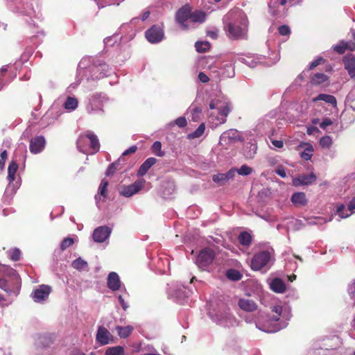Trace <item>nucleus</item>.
<instances>
[{
	"label": "nucleus",
	"mask_w": 355,
	"mask_h": 355,
	"mask_svg": "<svg viewBox=\"0 0 355 355\" xmlns=\"http://www.w3.org/2000/svg\"><path fill=\"white\" fill-rule=\"evenodd\" d=\"M223 21L229 37L234 40L246 38L248 21L240 12L230 10L223 17Z\"/></svg>",
	"instance_id": "f257e3e1"
},
{
	"label": "nucleus",
	"mask_w": 355,
	"mask_h": 355,
	"mask_svg": "<svg viewBox=\"0 0 355 355\" xmlns=\"http://www.w3.org/2000/svg\"><path fill=\"white\" fill-rule=\"evenodd\" d=\"M3 277H0V288L8 295H17L20 288V277L12 268H2Z\"/></svg>",
	"instance_id": "f03ea898"
},
{
	"label": "nucleus",
	"mask_w": 355,
	"mask_h": 355,
	"mask_svg": "<svg viewBox=\"0 0 355 355\" xmlns=\"http://www.w3.org/2000/svg\"><path fill=\"white\" fill-rule=\"evenodd\" d=\"M271 313L268 316V322L261 324L260 323L257 324V327L263 331L267 333L277 332L282 328L279 324H270V322H277L280 320L281 317L284 318L283 308L280 305H275L271 306Z\"/></svg>",
	"instance_id": "7ed1b4c3"
},
{
	"label": "nucleus",
	"mask_w": 355,
	"mask_h": 355,
	"mask_svg": "<svg viewBox=\"0 0 355 355\" xmlns=\"http://www.w3.org/2000/svg\"><path fill=\"white\" fill-rule=\"evenodd\" d=\"M215 255V252L213 249L205 248L199 252L196 259V264L200 269L206 270L212 263Z\"/></svg>",
	"instance_id": "20e7f679"
},
{
	"label": "nucleus",
	"mask_w": 355,
	"mask_h": 355,
	"mask_svg": "<svg viewBox=\"0 0 355 355\" xmlns=\"http://www.w3.org/2000/svg\"><path fill=\"white\" fill-rule=\"evenodd\" d=\"M146 40L152 44L161 42L164 37L163 26L159 25H153L145 32Z\"/></svg>",
	"instance_id": "39448f33"
},
{
	"label": "nucleus",
	"mask_w": 355,
	"mask_h": 355,
	"mask_svg": "<svg viewBox=\"0 0 355 355\" xmlns=\"http://www.w3.org/2000/svg\"><path fill=\"white\" fill-rule=\"evenodd\" d=\"M270 259V254L268 251H262L254 255L251 261V268L259 270L266 266Z\"/></svg>",
	"instance_id": "423d86ee"
},
{
	"label": "nucleus",
	"mask_w": 355,
	"mask_h": 355,
	"mask_svg": "<svg viewBox=\"0 0 355 355\" xmlns=\"http://www.w3.org/2000/svg\"><path fill=\"white\" fill-rule=\"evenodd\" d=\"M145 182L146 181L142 179L138 181H135L132 184L123 186L121 188L119 193L123 196L130 197L141 190V189L144 187Z\"/></svg>",
	"instance_id": "0eeeda50"
},
{
	"label": "nucleus",
	"mask_w": 355,
	"mask_h": 355,
	"mask_svg": "<svg viewBox=\"0 0 355 355\" xmlns=\"http://www.w3.org/2000/svg\"><path fill=\"white\" fill-rule=\"evenodd\" d=\"M51 291V288L47 285H41L35 290L31 296L35 302H41L46 300Z\"/></svg>",
	"instance_id": "6e6552de"
},
{
	"label": "nucleus",
	"mask_w": 355,
	"mask_h": 355,
	"mask_svg": "<svg viewBox=\"0 0 355 355\" xmlns=\"http://www.w3.org/2000/svg\"><path fill=\"white\" fill-rule=\"evenodd\" d=\"M110 233L111 229L109 227H98L93 232L94 241L97 243H103L110 236Z\"/></svg>",
	"instance_id": "1a4fd4ad"
},
{
	"label": "nucleus",
	"mask_w": 355,
	"mask_h": 355,
	"mask_svg": "<svg viewBox=\"0 0 355 355\" xmlns=\"http://www.w3.org/2000/svg\"><path fill=\"white\" fill-rule=\"evenodd\" d=\"M45 144L46 141L43 136H37L30 141V151L33 154H37L44 148Z\"/></svg>",
	"instance_id": "9d476101"
},
{
	"label": "nucleus",
	"mask_w": 355,
	"mask_h": 355,
	"mask_svg": "<svg viewBox=\"0 0 355 355\" xmlns=\"http://www.w3.org/2000/svg\"><path fill=\"white\" fill-rule=\"evenodd\" d=\"M315 180L316 176L313 173H311L309 174H302L294 178L293 184L295 187L308 185L314 182Z\"/></svg>",
	"instance_id": "9b49d317"
},
{
	"label": "nucleus",
	"mask_w": 355,
	"mask_h": 355,
	"mask_svg": "<svg viewBox=\"0 0 355 355\" xmlns=\"http://www.w3.org/2000/svg\"><path fill=\"white\" fill-rule=\"evenodd\" d=\"M112 338L110 332L104 327H99L96 334V341L101 345L109 343L110 340Z\"/></svg>",
	"instance_id": "f8f14e48"
},
{
	"label": "nucleus",
	"mask_w": 355,
	"mask_h": 355,
	"mask_svg": "<svg viewBox=\"0 0 355 355\" xmlns=\"http://www.w3.org/2000/svg\"><path fill=\"white\" fill-rule=\"evenodd\" d=\"M343 62L345 69L347 71L350 77H355V56L352 54H348L343 57Z\"/></svg>",
	"instance_id": "ddd939ff"
},
{
	"label": "nucleus",
	"mask_w": 355,
	"mask_h": 355,
	"mask_svg": "<svg viewBox=\"0 0 355 355\" xmlns=\"http://www.w3.org/2000/svg\"><path fill=\"white\" fill-rule=\"evenodd\" d=\"M235 173L236 168H232L225 173H218L214 175L212 177V180L214 182L223 185L230 179H232L235 175Z\"/></svg>",
	"instance_id": "4468645a"
},
{
	"label": "nucleus",
	"mask_w": 355,
	"mask_h": 355,
	"mask_svg": "<svg viewBox=\"0 0 355 355\" xmlns=\"http://www.w3.org/2000/svg\"><path fill=\"white\" fill-rule=\"evenodd\" d=\"M238 305L241 310L245 312H253L258 308V305L254 300L247 298L239 299Z\"/></svg>",
	"instance_id": "2eb2a0df"
},
{
	"label": "nucleus",
	"mask_w": 355,
	"mask_h": 355,
	"mask_svg": "<svg viewBox=\"0 0 355 355\" xmlns=\"http://www.w3.org/2000/svg\"><path fill=\"white\" fill-rule=\"evenodd\" d=\"M107 287L113 291H118L121 287V281L118 274L115 272H111L108 275L107 282Z\"/></svg>",
	"instance_id": "dca6fc26"
},
{
	"label": "nucleus",
	"mask_w": 355,
	"mask_h": 355,
	"mask_svg": "<svg viewBox=\"0 0 355 355\" xmlns=\"http://www.w3.org/2000/svg\"><path fill=\"white\" fill-rule=\"evenodd\" d=\"M176 20L182 26L187 27L184 23L190 18V8L188 6H184L179 9L176 13Z\"/></svg>",
	"instance_id": "f3484780"
},
{
	"label": "nucleus",
	"mask_w": 355,
	"mask_h": 355,
	"mask_svg": "<svg viewBox=\"0 0 355 355\" xmlns=\"http://www.w3.org/2000/svg\"><path fill=\"white\" fill-rule=\"evenodd\" d=\"M89 133L85 135H81L77 140V147L78 150L85 154L89 153Z\"/></svg>",
	"instance_id": "a211bd4d"
},
{
	"label": "nucleus",
	"mask_w": 355,
	"mask_h": 355,
	"mask_svg": "<svg viewBox=\"0 0 355 355\" xmlns=\"http://www.w3.org/2000/svg\"><path fill=\"white\" fill-rule=\"evenodd\" d=\"M157 159L155 157H149L139 166L137 175L142 177L146 174L148 171L157 162Z\"/></svg>",
	"instance_id": "6ab92c4d"
},
{
	"label": "nucleus",
	"mask_w": 355,
	"mask_h": 355,
	"mask_svg": "<svg viewBox=\"0 0 355 355\" xmlns=\"http://www.w3.org/2000/svg\"><path fill=\"white\" fill-rule=\"evenodd\" d=\"M218 110L221 117L217 118V121L219 124L225 123L227 121L226 118L231 111L230 104L229 103H225V105L220 107Z\"/></svg>",
	"instance_id": "aec40b11"
},
{
	"label": "nucleus",
	"mask_w": 355,
	"mask_h": 355,
	"mask_svg": "<svg viewBox=\"0 0 355 355\" xmlns=\"http://www.w3.org/2000/svg\"><path fill=\"white\" fill-rule=\"evenodd\" d=\"M318 101H323L334 107L337 105L336 98L331 94H320L315 98H313V102H317Z\"/></svg>",
	"instance_id": "412c9836"
},
{
	"label": "nucleus",
	"mask_w": 355,
	"mask_h": 355,
	"mask_svg": "<svg viewBox=\"0 0 355 355\" xmlns=\"http://www.w3.org/2000/svg\"><path fill=\"white\" fill-rule=\"evenodd\" d=\"M270 288L275 293H282L286 291V286L281 279L275 278L270 284Z\"/></svg>",
	"instance_id": "4be33fe9"
},
{
	"label": "nucleus",
	"mask_w": 355,
	"mask_h": 355,
	"mask_svg": "<svg viewBox=\"0 0 355 355\" xmlns=\"http://www.w3.org/2000/svg\"><path fill=\"white\" fill-rule=\"evenodd\" d=\"M292 202L297 206H304L307 204L306 195L302 192H297L293 194L291 197Z\"/></svg>",
	"instance_id": "5701e85b"
},
{
	"label": "nucleus",
	"mask_w": 355,
	"mask_h": 355,
	"mask_svg": "<svg viewBox=\"0 0 355 355\" xmlns=\"http://www.w3.org/2000/svg\"><path fill=\"white\" fill-rule=\"evenodd\" d=\"M115 329L118 336L121 338H128L132 334L134 329L133 327L130 325L125 327L116 326Z\"/></svg>",
	"instance_id": "b1692460"
},
{
	"label": "nucleus",
	"mask_w": 355,
	"mask_h": 355,
	"mask_svg": "<svg viewBox=\"0 0 355 355\" xmlns=\"http://www.w3.org/2000/svg\"><path fill=\"white\" fill-rule=\"evenodd\" d=\"M103 97L101 94H96L92 96L90 105L92 110H94V107H98V110L101 112H103L102 109Z\"/></svg>",
	"instance_id": "393cba45"
},
{
	"label": "nucleus",
	"mask_w": 355,
	"mask_h": 355,
	"mask_svg": "<svg viewBox=\"0 0 355 355\" xmlns=\"http://www.w3.org/2000/svg\"><path fill=\"white\" fill-rule=\"evenodd\" d=\"M89 150H92L94 153L97 152L100 149V143L99 141L94 134L92 132H89ZM90 152L89 151V153Z\"/></svg>",
	"instance_id": "a878e982"
},
{
	"label": "nucleus",
	"mask_w": 355,
	"mask_h": 355,
	"mask_svg": "<svg viewBox=\"0 0 355 355\" xmlns=\"http://www.w3.org/2000/svg\"><path fill=\"white\" fill-rule=\"evenodd\" d=\"M18 170V164L12 161L8 168V180L9 182H12L15 180V174Z\"/></svg>",
	"instance_id": "bb28decb"
},
{
	"label": "nucleus",
	"mask_w": 355,
	"mask_h": 355,
	"mask_svg": "<svg viewBox=\"0 0 355 355\" xmlns=\"http://www.w3.org/2000/svg\"><path fill=\"white\" fill-rule=\"evenodd\" d=\"M108 184V181L106 179H103L98 187V194L99 195V199L103 197V201H105V199L107 198Z\"/></svg>",
	"instance_id": "cd10ccee"
},
{
	"label": "nucleus",
	"mask_w": 355,
	"mask_h": 355,
	"mask_svg": "<svg viewBox=\"0 0 355 355\" xmlns=\"http://www.w3.org/2000/svg\"><path fill=\"white\" fill-rule=\"evenodd\" d=\"M239 242L244 246H249L252 243V236L247 232H242L238 236Z\"/></svg>",
	"instance_id": "c85d7f7f"
},
{
	"label": "nucleus",
	"mask_w": 355,
	"mask_h": 355,
	"mask_svg": "<svg viewBox=\"0 0 355 355\" xmlns=\"http://www.w3.org/2000/svg\"><path fill=\"white\" fill-rule=\"evenodd\" d=\"M333 49L338 54L344 53L347 49H349L351 51L355 50L354 46H348L347 43L344 41H340L338 44L334 46Z\"/></svg>",
	"instance_id": "c756f323"
},
{
	"label": "nucleus",
	"mask_w": 355,
	"mask_h": 355,
	"mask_svg": "<svg viewBox=\"0 0 355 355\" xmlns=\"http://www.w3.org/2000/svg\"><path fill=\"white\" fill-rule=\"evenodd\" d=\"M190 19L193 22L202 23L205 21L206 15L202 11L196 10L193 12H190Z\"/></svg>",
	"instance_id": "7c9ffc66"
},
{
	"label": "nucleus",
	"mask_w": 355,
	"mask_h": 355,
	"mask_svg": "<svg viewBox=\"0 0 355 355\" xmlns=\"http://www.w3.org/2000/svg\"><path fill=\"white\" fill-rule=\"evenodd\" d=\"M205 130V124L204 123H202L200 124V125L198 127V128L193 132L189 133L187 135V138L189 139H194L196 138H199L201 137Z\"/></svg>",
	"instance_id": "2f4dec72"
},
{
	"label": "nucleus",
	"mask_w": 355,
	"mask_h": 355,
	"mask_svg": "<svg viewBox=\"0 0 355 355\" xmlns=\"http://www.w3.org/2000/svg\"><path fill=\"white\" fill-rule=\"evenodd\" d=\"M78 103V100L76 98L69 96L64 102V108L69 110H73L77 107Z\"/></svg>",
	"instance_id": "473e14b6"
},
{
	"label": "nucleus",
	"mask_w": 355,
	"mask_h": 355,
	"mask_svg": "<svg viewBox=\"0 0 355 355\" xmlns=\"http://www.w3.org/2000/svg\"><path fill=\"white\" fill-rule=\"evenodd\" d=\"M105 355H124V349L121 346L108 347L105 351Z\"/></svg>",
	"instance_id": "72a5a7b5"
},
{
	"label": "nucleus",
	"mask_w": 355,
	"mask_h": 355,
	"mask_svg": "<svg viewBox=\"0 0 355 355\" xmlns=\"http://www.w3.org/2000/svg\"><path fill=\"white\" fill-rule=\"evenodd\" d=\"M87 262L80 257L75 259L71 263L72 267L78 270H82L85 269L87 267Z\"/></svg>",
	"instance_id": "f704fd0d"
},
{
	"label": "nucleus",
	"mask_w": 355,
	"mask_h": 355,
	"mask_svg": "<svg viewBox=\"0 0 355 355\" xmlns=\"http://www.w3.org/2000/svg\"><path fill=\"white\" fill-rule=\"evenodd\" d=\"M328 79L327 76L322 73H315L311 78V83L314 85H320L324 83Z\"/></svg>",
	"instance_id": "c9c22d12"
},
{
	"label": "nucleus",
	"mask_w": 355,
	"mask_h": 355,
	"mask_svg": "<svg viewBox=\"0 0 355 355\" xmlns=\"http://www.w3.org/2000/svg\"><path fill=\"white\" fill-rule=\"evenodd\" d=\"M195 47L198 52L205 53L210 49L211 45H210L209 42H208L198 41L195 44Z\"/></svg>",
	"instance_id": "e433bc0d"
},
{
	"label": "nucleus",
	"mask_w": 355,
	"mask_h": 355,
	"mask_svg": "<svg viewBox=\"0 0 355 355\" xmlns=\"http://www.w3.org/2000/svg\"><path fill=\"white\" fill-rule=\"evenodd\" d=\"M313 152V146L311 144H307L304 150L301 153L300 157L306 161L310 160L312 157Z\"/></svg>",
	"instance_id": "4c0bfd02"
},
{
	"label": "nucleus",
	"mask_w": 355,
	"mask_h": 355,
	"mask_svg": "<svg viewBox=\"0 0 355 355\" xmlns=\"http://www.w3.org/2000/svg\"><path fill=\"white\" fill-rule=\"evenodd\" d=\"M151 150L154 155L158 157H163L165 154L164 152L162 150V143L158 141L153 143Z\"/></svg>",
	"instance_id": "58836bf2"
},
{
	"label": "nucleus",
	"mask_w": 355,
	"mask_h": 355,
	"mask_svg": "<svg viewBox=\"0 0 355 355\" xmlns=\"http://www.w3.org/2000/svg\"><path fill=\"white\" fill-rule=\"evenodd\" d=\"M227 277L233 281L240 280L242 277V275L237 270L230 269L227 272Z\"/></svg>",
	"instance_id": "ea45409f"
},
{
	"label": "nucleus",
	"mask_w": 355,
	"mask_h": 355,
	"mask_svg": "<svg viewBox=\"0 0 355 355\" xmlns=\"http://www.w3.org/2000/svg\"><path fill=\"white\" fill-rule=\"evenodd\" d=\"M236 172H237L239 175H248L252 173V168L244 164L242 165L240 168L236 169Z\"/></svg>",
	"instance_id": "a19ab883"
},
{
	"label": "nucleus",
	"mask_w": 355,
	"mask_h": 355,
	"mask_svg": "<svg viewBox=\"0 0 355 355\" xmlns=\"http://www.w3.org/2000/svg\"><path fill=\"white\" fill-rule=\"evenodd\" d=\"M74 243V241L72 238L67 237L62 240L60 244V249L64 251L69 247L71 246Z\"/></svg>",
	"instance_id": "79ce46f5"
},
{
	"label": "nucleus",
	"mask_w": 355,
	"mask_h": 355,
	"mask_svg": "<svg viewBox=\"0 0 355 355\" xmlns=\"http://www.w3.org/2000/svg\"><path fill=\"white\" fill-rule=\"evenodd\" d=\"M319 143L322 148H329L332 144V139L329 136H324L320 139Z\"/></svg>",
	"instance_id": "37998d69"
},
{
	"label": "nucleus",
	"mask_w": 355,
	"mask_h": 355,
	"mask_svg": "<svg viewBox=\"0 0 355 355\" xmlns=\"http://www.w3.org/2000/svg\"><path fill=\"white\" fill-rule=\"evenodd\" d=\"M278 33L279 35L285 36L291 34V29L287 25H282L278 28Z\"/></svg>",
	"instance_id": "c03bdc74"
},
{
	"label": "nucleus",
	"mask_w": 355,
	"mask_h": 355,
	"mask_svg": "<svg viewBox=\"0 0 355 355\" xmlns=\"http://www.w3.org/2000/svg\"><path fill=\"white\" fill-rule=\"evenodd\" d=\"M8 158V153L7 150H4L0 154V169L3 170L5 167V163Z\"/></svg>",
	"instance_id": "a18cd8bd"
},
{
	"label": "nucleus",
	"mask_w": 355,
	"mask_h": 355,
	"mask_svg": "<svg viewBox=\"0 0 355 355\" xmlns=\"http://www.w3.org/2000/svg\"><path fill=\"white\" fill-rule=\"evenodd\" d=\"M21 252L19 249L15 248L11 252L10 259L12 261H18L20 259Z\"/></svg>",
	"instance_id": "49530a36"
},
{
	"label": "nucleus",
	"mask_w": 355,
	"mask_h": 355,
	"mask_svg": "<svg viewBox=\"0 0 355 355\" xmlns=\"http://www.w3.org/2000/svg\"><path fill=\"white\" fill-rule=\"evenodd\" d=\"M117 165H118L117 163H112V164H111L108 166V168H107V169L106 171V173H105L106 175L107 176H110L111 175H113L115 171L117 169V168H116Z\"/></svg>",
	"instance_id": "de8ad7c7"
},
{
	"label": "nucleus",
	"mask_w": 355,
	"mask_h": 355,
	"mask_svg": "<svg viewBox=\"0 0 355 355\" xmlns=\"http://www.w3.org/2000/svg\"><path fill=\"white\" fill-rule=\"evenodd\" d=\"M175 124L180 128H184L187 125V122L185 117L180 116L175 120Z\"/></svg>",
	"instance_id": "09e8293b"
},
{
	"label": "nucleus",
	"mask_w": 355,
	"mask_h": 355,
	"mask_svg": "<svg viewBox=\"0 0 355 355\" xmlns=\"http://www.w3.org/2000/svg\"><path fill=\"white\" fill-rule=\"evenodd\" d=\"M333 123L332 121L329 118H325L320 123V127L322 129H325L327 126L331 125Z\"/></svg>",
	"instance_id": "8fccbe9b"
},
{
	"label": "nucleus",
	"mask_w": 355,
	"mask_h": 355,
	"mask_svg": "<svg viewBox=\"0 0 355 355\" xmlns=\"http://www.w3.org/2000/svg\"><path fill=\"white\" fill-rule=\"evenodd\" d=\"M275 171L278 175L283 178L286 177L285 168L282 166H278Z\"/></svg>",
	"instance_id": "3c124183"
},
{
	"label": "nucleus",
	"mask_w": 355,
	"mask_h": 355,
	"mask_svg": "<svg viewBox=\"0 0 355 355\" xmlns=\"http://www.w3.org/2000/svg\"><path fill=\"white\" fill-rule=\"evenodd\" d=\"M344 210H345V206L343 205H340L337 208V212L339 214L340 217L342 218H347L349 216L348 214H344V212H343Z\"/></svg>",
	"instance_id": "603ef678"
},
{
	"label": "nucleus",
	"mask_w": 355,
	"mask_h": 355,
	"mask_svg": "<svg viewBox=\"0 0 355 355\" xmlns=\"http://www.w3.org/2000/svg\"><path fill=\"white\" fill-rule=\"evenodd\" d=\"M137 148L136 146H132L128 149L125 150L123 153L122 155L126 156V155H128L129 154L134 153H135L137 151Z\"/></svg>",
	"instance_id": "864d4df0"
},
{
	"label": "nucleus",
	"mask_w": 355,
	"mask_h": 355,
	"mask_svg": "<svg viewBox=\"0 0 355 355\" xmlns=\"http://www.w3.org/2000/svg\"><path fill=\"white\" fill-rule=\"evenodd\" d=\"M198 78L203 83H206L209 82V77L203 72L199 73Z\"/></svg>",
	"instance_id": "5fc2aeb1"
},
{
	"label": "nucleus",
	"mask_w": 355,
	"mask_h": 355,
	"mask_svg": "<svg viewBox=\"0 0 355 355\" xmlns=\"http://www.w3.org/2000/svg\"><path fill=\"white\" fill-rule=\"evenodd\" d=\"M202 110L200 107H195L192 110V119L193 121H196L195 117H198L200 114H201Z\"/></svg>",
	"instance_id": "6e6d98bb"
},
{
	"label": "nucleus",
	"mask_w": 355,
	"mask_h": 355,
	"mask_svg": "<svg viewBox=\"0 0 355 355\" xmlns=\"http://www.w3.org/2000/svg\"><path fill=\"white\" fill-rule=\"evenodd\" d=\"M272 145L278 148H282L284 146V143L282 140H272Z\"/></svg>",
	"instance_id": "4d7b16f0"
},
{
	"label": "nucleus",
	"mask_w": 355,
	"mask_h": 355,
	"mask_svg": "<svg viewBox=\"0 0 355 355\" xmlns=\"http://www.w3.org/2000/svg\"><path fill=\"white\" fill-rule=\"evenodd\" d=\"M119 301L123 308V309L124 311H126L127 309L128 308V304L125 302L124 299L123 298V297L121 295H119Z\"/></svg>",
	"instance_id": "13d9d810"
},
{
	"label": "nucleus",
	"mask_w": 355,
	"mask_h": 355,
	"mask_svg": "<svg viewBox=\"0 0 355 355\" xmlns=\"http://www.w3.org/2000/svg\"><path fill=\"white\" fill-rule=\"evenodd\" d=\"M322 60V58H319V59H317V60L313 61L309 66V69H313L315 67H317L318 65H319L320 64V62Z\"/></svg>",
	"instance_id": "bf43d9fd"
},
{
	"label": "nucleus",
	"mask_w": 355,
	"mask_h": 355,
	"mask_svg": "<svg viewBox=\"0 0 355 355\" xmlns=\"http://www.w3.org/2000/svg\"><path fill=\"white\" fill-rule=\"evenodd\" d=\"M8 300L2 295L0 293V304L2 305V306H7L10 304H11L12 301H10L8 302H6H6H7Z\"/></svg>",
	"instance_id": "052dcab7"
},
{
	"label": "nucleus",
	"mask_w": 355,
	"mask_h": 355,
	"mask_svg": "<svg viewBox=\"0 0 355 355\" xmlns=\"http://www.w3.org/2000/svg\"><path fill=\"white\" fill-rule=\"evenodd\" d=\"M348 209L351 211H354L355 210V197L349 202L348 205Z\"/></svg>",
	"instance_id": "680f3d73"
},
{
	"label": "nucleus",
	"mask_w": 355,
	"mask_h": 355,
	"mask_svg": "<svg viewBox=\"0 0 355 355\" xmlns=\"http://www.w3.org/2000/svg\"><path fill=\"white\" fill-rule=\"evenodd\" d=\"M218 101H212L210 103H209V108L211 110H214V109H216L218 108Z\"/></svg>",
	"instance_id": "e2e57ef3"
},
{
	"label": "nucleus",
	"mask_w": 355,
	"mask_h": 355,
	"mask_svg": "<svg viewBox=\"0 0 355 355\" xmlns=\"http://www.w3.org/2000/svg\"><path fill=\"white\" fill-rule=\"evenodd\" d=\"M149 15H150V11L144 12L142 15V20L145 21L146 19H147L148 18Z\"/></svg>",
	"instance_id": "0e129e2a"
},
{
	"label": "nucleus",
	"mask_w": 355,
	"mask_h": 355,
	"mask_svg": "<svg viewBox=\"0 0 355 355\" xmlns=\"http://www.w3.org/2000/svg\"><path fill=\"white\" fill-rule=\"evenodd\" d=\"M70 355H85V354H84L82 352L77 351V352H73L71 353Z\"/></svg>",
	"instance_id": "69168bd1"
},
{
	"label": "nucleus",
	"mask_w": 355,
	"mask_h": 355,
	"mask_svg": "<svg viewBox=\"0 0 355 355\" xmlns=\"http://www.w3.org/2000/svg\"><path fill=\"white\" fill-rule=\"evenodd\" d=\"M208 35H209L211 37H212V38H216V37H217L216 33H214V32H209V33H208Z\"/></svg>",
	"instance_id": "338daca9"
},
{
	"label": "nucleus",
	"mask_w": 355,
	"mask_h": 355,
	"mask_svg": "<svg viewBox=\"0 0 355 355\" xmlns=\"http://www.w3.org/2000/svg\"><path fill=\"white\" fill-rule=\"evenodd\" d=\"M288 0H279V3L282 5V6H284L286 4Z\"/></svg>",
	"instance_id": "774afa93"
}]
</instances>
